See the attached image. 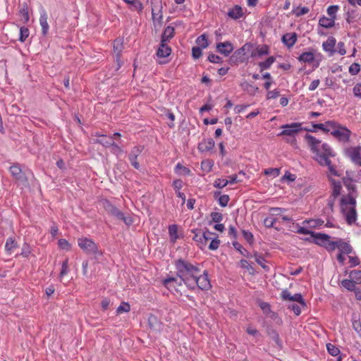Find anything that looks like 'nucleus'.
Instances as JSON below:
<instances>
[{
	"label": "nucleus",
	"instance_id": "46",
	"mask_svg": "<svg viewBox=\"0 0 361 361\" xmlns=\"http://www.w3.org/2000/svg\"><path fill=\"white\" fill-rule=\"evenodd\" d=\"M355 282L351 279H344L341 281V285L346 288L348 290L353 291L355 290L356 288Z\"/></svg>",
	"mask_w": 361,
	"mask_h": 361
},
{
	"label": "nucleus",
	"instance_id": "14",
	"mask_svg": "<svg viewBox=\"0 0 361 361\" xmlns=\"http://www.w3.org/2000/svg\"><path fill=\"white\" fill-rule=\"evenodd\" d=\"M345 154L351 160L361 166V147H351L345 149Z\"/></svg>",
	"mask_w": 361,
	"mask_h": 361
},
{
	"label": "nucleus",
	"instance_id": "29",
	"mask_svg": "<svg viewBox=\"0 0 361 361\" xmlns=\"http://www.w3.org/2000/svg\"><path fill=\"white\" fill-rule=\"evenodd\" d=\"M148 324L150 329L154 331H160L162 326L161 322L156 315L152 314H150L148 317Z\"/></svg>",
	"mask_w": 361,
	"mask_h": 361
},
{
	"label": "nucleus",
	"instance_id": "10",
	"mask_svg": "<svg viewBox=\"0 0 361 361\" xmlns=\"http://www.w3.org/2000/svg\"><path fill=\"white\" fill-rule=\"evenodd\" d=\"M331 134L339 141L348 142L350 140L351 131L346 127L337 124L336 127L332 128Z\"/></svg>",
	"mask_w": 361,
	"mask_h": 361
},
{
	"label": "nucleus",
	"instance_id": "16",
	"mask_svg": "<svg viewBox=\"0 0 361 361\" xmlns=\"http://www.w3.org/2000/svg\"><path fill=\"white\" fill-rule=\"evenodd\" d=\"M335 245L332 248V252L338 248L340 252L348 255L353 252L352 246L347 242H345L342 238H338L337 240L334 241Z\"/></svg>",
	"mask_w": 361,
	"mask_h": 361
},
{
	"label": "nucleus",
	"instance_id": "49",
	"mask_svg": "<svg viewBox=\"0 0 361 361\" xmlns=\"http://www.w3.org/2000/svg\"><path fill=\"white\" fill-rule=\"evenodd\" d=\"M196 43L202 49H205L208 47V41L205 34L199 36L196 39Z\"/></svg>",
	"mask_w": 361,
	"mask_h": 361
},
{
	"label": "nucleus",
	"instance_id": "64",
	"mask_svg": "<svg viewBox=\"0 0 361 361\" xmlns=\"http://www.w3.org/2000/svg\"><path fill=\"white\" fill-rule=\"evenodd\" d=\"M276 219L273 216H267L264 220V225L266 228H272Z\"/></svg>",
	"mask_w": 361,
	"mask_h": 361
},
{
	"label": "nucleus",
	"instance_id": "42",
	"mask_svg": "<svg viewBox=\"0 0 361 361\" xmlns=\"http://www.w3.org/2000/svg\"><path fill=\"white\" fill-rule=\"evenodd\" d=\"M20 15L22 16L24 20V23H27L29 21L30 17L28 13V6L27 3L24 2L20 4V8L19 11Z\"/></svg>",
	"mask_w": 361,
	"mask_h": 361
},
{
	"label": "nucleus",
	"instance_id": "27",
	"mask_svg": "<svg viewBox=\"0 0 361 361\" xmlns=\"http://www.w3.org/2000/svg\"><path fill=\"white\" fill-rule=\"evenodd\" d=\"M314 52V49L303 52L298 57V59L300 62L312 63L315 61Z\"/></svg>",
	"mask_w": 361,
	"mask_h": 361
},
{
	"label": "nucleus",
	"instance_id": "53",
	"mask_svg": "<svg viewBox=\"0 0 361 361\" xmlns=\"http://www.w3.org/2000/svg\"><path fill=\"white\" fill-rule=\"evenodd\" d=\"M115 43H116V44H114V50L115 52H116L117 59H119L121 58V52H122V49H123V42H121V40L116 39L115 41Z\"/></svg>",
	"mask_w": 361,
	"mask_h": 361
},
{
	"label": "nucleus",
	"instance_id": "18",
	"mask_svg": "<svg viewBox=\"0 0 361 361\" xmlns=\"http://www.w3.org/2000/svg\"><path fill=\"white\" fill-rule=\"evenodd\" d=\"M183 281L176 277H169L163 280V285L169 290H176L177 286H182Z\"/></svg>",
	"mask_w": 361,
	"mask_h": 361
},
{
	"label": "nucleus",
	"instance_id": "36",
	"mask_svg": "<svg viewBox=\"0 0 361 361\" xmlns=\"http://www.w3.org/2000/svg\"><path fill=\"white\" fill-rule=\"evenodd\" d=\"M319 25L324 28H331L335 25V19L323 16L319 20Z\"/></svg>",
	"mask_w": 361,
	"mask_h": 361
},
{
	"label": "nucleus",
	"instance_id": "59",
	"mask_svg": "<svg viewBox=\"0 0 361 361\" xmlns=\"http://www.w3.org/2000/svg\"><path fill=\"white\" fill-rule=\"evenodd\" d=\"M228 61L231 66L243 63L241 59H240L235 52H233V54L230 56Z\"/></svg>",
	"mask_w": 361,
	"mask_h": 361
},
{
	"label": "nucleus",
	"instance_id": "9",
	"mask_svg": "<svg viewBox=\"0 0 361 361\" xmlns=\"http://www.w3.org/2000/svg\"><path fill=\"white\" fill-rule=\"evenodd\" d=\"M191 231L194 233L192 240L197 243L201 250H203L207 244L208 240L211 239V237L207 235V233H211V231H209L207 228H205L204 231L200 228H195L192 229Z\"/></svg>",
	"mask_w": 361,
	"mask_h": 361
},
{
	"label": "nucleus",
	"instance_id": "60",
	"mask_svg": "<svg viewBox=\"0 0 361 361\" xmlns=\"http://www.w3.org/2000/svg\"><path fill=\"white\" fill-rule=\"evenodd\" d=\"M228 184V180L223 178H217L214 183V186L216 188L221 189L226 187Z\"/></svg>",
	"mask_w": 361,
	"mask_h": 361
},
{
	"label": "nucleus",
	"instance_id": "31",
	"mask_svg": "<svg viewBox=\"0 0 361 361\" xmlns=\"http://www.w3.org/2000/svg\"><path fill=\"white\" fill-rule=\"evenodd\" d=\"M95 136L98 137L95 140V143L100 144L105 147H109L111 145H113V137H109L106 135H102L98 133L95 134Z\"/></svg>",
	"mask_w": 361,
	"mask_h": 361
},
{
	"label": "nucleus",
	"instance_id": "48",
	"mask_svg": "<svg viewBox=\"0 0 361 361\" xmlns=\"http://www.w3.org/2000/svg\"><path fill=\"white\" fill-rule=\"evenodd\" d=\"M326 346L328 353L334 357L338 356L341 353L340 349L332 343H329Z\"/></svg>",
	"mask_w": 361,
	"mask_h": 361
},
{
	"label": "nucleus",
	"instance_id": "21",
	"mask_svg": "<svg viewBox=\"0 0 361 361\" xmlns=\"http://www.w3.org/2000/svg\"><path fill=\"white\" fill-rule=\"evenodd\" d=\"M252 49L253 44L247 42L243 47L235 50L234 52L240 59H241L243 62H245L247 59V58L245 56L247 52H252Z\"/></svg>",
	"mask_w": 361,
	"mask_h": 361
},
{
	"label": "nucleus",
	"instance_id": "40",
	"mask_svg": "<svg viewBox=\"0 0 361 361\" xmlns=\"http://www.w3.org/2000/svg\"><path fill=\"white\" fill-rule=\"evenodd\" d=\"M275 61L276 58L274 56H269L265 61L259 62L258 66L260 71L269 69Z\"/></svg>",
	"mask_w": 361,
	"mask_h": 361
},
{
	"label": "nucleus",
	"instance_id": "41",
	"mask_svg": "<svg viewBox=\"0 0 361 361\" xmlns=\"http://www.w3.org/2000/svg\"><path fill=\"white\" fill-rule=\"evenodd\" d=\"M18 247V243L16 241L15 238L13 237H9L6 242L5 244V250L6 251L11 254L13 250Z\"/></svg>",
	"mask_w": 361,
	"mask_h": 361
},
{
	"label": "nucleus",
	"instance_id": "47",
	"mask_svg": "<svg viewBox=\"0 0 361 361\" xmlns=\"http://www.w3.org/2000/svg\"><path fill=\"white\" fill-rule=\"evenodd\" d=\"M29 35L30 30L27 27H20L18 40L21 42H24L28 37Z\"/></svg>",
	"mask_w": 361,
	"mask_h": 361
},
{
	"label": "nucleus",
	"instance_id": "26",
	"mask_svg": "<svg viewBox=\"0 0 361 361\" xmlns=\"http://www.w3.org/2000/svg\"><path fill=\"white\" fill-rule=\"evenodd\" d=\"M336 43V40L334 37H329L327 40L322 44L323 49L326 52H329L331 55H333L336 52V49H334Z\"/></svg>",
	"mask_w": 361,
	"mask_h": 361
},
{
	"label": "nucleus",
	"instance_id": "19",
	"mask_svg": "<svg viewBox=\"0 0 361 361\" xmlns=\"http://www.w3.org/2000/svg\"><path fill=\"white\" fill-rule=\"evenodd\" d=\"M298 35L295 32H287L281 37V42L288 49L292 48L296 43Z\"/></svg>",
	"mask_w": 361,
	"mask_h": 361
},
{
	"label": "nucleus",
	"instance_id": "5",
	"mask_svg": "<svg viewBox=\"0 0 361 361\" xmlns=\"http://www.w3.org/2000/svg\"><path fill=\"white\" fill-rule=\"evenodd\" d=\"M78 245L87 255H102L103 252L99 250L97 245L90 238L82 237L78 239Z\"/></svg>",
	"mask_w": 361,
	"mask_h": 361
},
{
	"label": "nucleus",
	"instance_id": "11",
	"mask_svg": "<svg viewBox=\"0 0 361 361\" xmlns=\"http://www.w3.org/2000/svg\"><path fill=\"white\" fill-rule=\"evenodd\" d=\"M357 193L348 192L347 195H343L340 200L341 212L345 214L347 210V206L350 204L351 207L356 206V197Z\"/></svg>",
	"mask_w": 361,
	"mask_h": 361
},
{
	"label": "nucleus",
	"instance_id": "2",
	"mask_svg": "<svg viewBox=\"0 0 361 361\" xmlns=\"http://www.w3.org/2000/svg\"><path fill=\"white\" fill-rule=\"evenodd\" d=\"M174 265L177 277L181 279L187 287L194 284L195 276L201 271L200 264H192L182 258L175 260Z\"/></svg>",
	"mask_w": 361,
	"mask_h": 361
},
{
	"label": "nucleus",
	"instance_id": "57",
	"mask_svg": "<svg viewBox=\"0 0 361 361\" xmlns=\"http://www.w3.org/2000/svg\"><path fill=\"white\" fill-rule=\"evenodd\" d=\"M207 60L211 62V63H222L224 62V60L221 57H220L218 55H216L213 53H210L209 55H208V57H207Z\"/></svg>",
	"mask_w": 361,
	"mask_h": 361
},
{
	"label": "nucleus",
	"instance_id": "58",
	"mask_svg": "<svg viewBox=\"0 0 361 361\" xmlns=\"http://www.w3.org/2000/svg\"><path fill=\"white\" fill-rule=\"evenodd\" d=\"M242 234L245 240L250 244H252L254 242V236L253 234L249 231H246L243 229Z\"/></svg>",
	"mask_w": 361,
	"mask_h": 361
},
{
	"label": "nucleus",
	"instance_id": "6",
	"mask_svg": "<svg viewBox=\"0 0 361 361\" xmlns=\"http://www.w3.org/2000/svg\"><path fill=\"white\" fill-rule=\"evenodd\" d=\"M281 128H283V130L281 133H279L277 135H287L292 137L293 139L291 140H290L289 139H286V142L290 143L291 145H293L296 142L295 135L303 130L301 123H292L289 124H285L281 126Z\"/></svg>",
	"mask_w": 361,
	"mask_h": 361
},
{
	"label": "nucleus",
	"instance_id": "4",
	"mask_svg": "<svg viewBox=\"0 0 361 361\" xmlns=\"http://www.w3.org/2000/svg\"><path fill=\"white\" fill-rule=\"evenodd\" d=\"M212 288L210 280L209 279V272L207 270H204L202 274H197L194 279V284L188 286V288L191 290H195L196 289L201 290H209Z\"/></svg>",
	"mask_w": 361,
	"mask_h": 361
},
{
	"label": "nucleus",
	"instance_id": "33",
	"mask_svg": "<svg viewBox=\"0 0 361 361\" xmlns=\"http://www.w3.org/2000/svg\"><path fill=\"white\" fill-rule=\"evenodd\" d=\"M174 35H175V29L172 26H167L162 35H161V42H169L171 39H172L173 37H174Z\"/></svg>",
	"mask_w": 361,
	"mask_h": 361
},
{
	"label": "nucleus",
	"instance_id": "37",
	"mask_svg": "<svg viewBox=\"0 0 361 361\" xmlns=\"http://www.w3.org/2000/svg\"><path fill=\"white\" fill-rule=\"evenodd\" d=\"M125 3L129 4L132 11H137L140 13L143 10V5L140 0H123Z\"/></svg>",
	"mask_w": 361,
	"mask_h": 361
},
{
	"label": "nucleus",
	"instance_id": "35",
	"mask_svg": "<svg viewBox=\"0 0 361 361\" xmlns=\"http://www.w3.org/2000/svg\"><path fill=\"white\" fill-rule=\"evenodd\" d=\"M269 54V47L267 44H263L258 47L255 50H252L251 57L262 56Z\"/></svg>",
	"mask_w": 361,
	"mask_h": 361
},
{
	"label": "nucleus",
	"instance_id": "54",
	"mask_svg": "<svg viewBox=\"0 0 361 361\" xmlns=\"http://www.w3.org/2000/svg\"><path fill=\"white\" fill-rule=\"evenodd\" d=\"M346 21L348 23H352L356 20V18L357 16V12L355 10H348L346 13Z\"/></svg>",
	"mask_w": 361,
	"mask_h": 361
},
{
	"label": "nucleus",
	"instance_id": "24",
	"mask_svg": "<svg viewBox=\"0 0 361 361\" xmlns=\"http://www.w3.org/2000/svg\"><path fill=\"white\" fill-rule=\"evenodd\" d=\"M171 48L167 45L166 42H160L156 54L159 58H166L171 55Z\"/></svg>",
	"mask_w": 361,
	"mask_h": 361
},
{
	"label": "nucleus",
	"instance_id": "43",
	"mask_svg": "<svg viewBox=\"0 0 361 361\" xmlns=\"http://www.w3.org/2000/svg\"><path fill=\"white\" fill-rule=\"evenodd\" d=\"M213 166L214 161L212 159H204L201 162V169L205 173L210 172Z\"/></svg>",
	"mask_w": 361,
	"mask_h": 361
},
{
	"label": "nucleus",
	"instance_id": "12",
	"mask_svg": "<svg viewBox=\"0 0 361 361\" xmlns=\"http://www.w3.org/2000/svg\"><path fill=\"white\" fill-rule=\"evenodd\" d=\"M281 297L283 300L297 302L300 305L301 307H307L306 302L301 293H295L293 295H291L290 293L287 289H284L281 293Z\"/></svg>",
	"mask_w": 361,
	"mask_h": 361
},
{
	"label": "nucleus",
	"instance_id": "13",
	"mask_svg": "<svg viewBox=\"0 0 361 361\" xmlns=\"http://www.w3.org/2000/svg\"><path fill=\"white\" fill-rule=\"evenodd\" d=\"M144 149V146L142 145H137L133 147L130 152L128 154V160L130 161L131 165L135 169H139L140 165L139 162L137 161V157L140 155Z\"/></svg>",
	"mask_w": 361,
	"mask_h": 361
},
{
	"label": "nucleus",
	"instance_id": "20",
	"mask_svg": "<svg viewBox=\"0 0 361 361\" xmlns=\"http://www.w3.org/2000/svg\"><path fill=\"white\" fill-rule=\"evenodd\" d=\"M215 145V142L212 138L203 139L198 144L197 149L200 152H208L212 151Z\"/></svg>",
	"mask_w": 361,
	"mask_h": 361
},
{
	"label": "nucleus",
	"instance_id": "39",
	"mask_svg": "<svg viewBox=\"0 0 361 361\" xmlns=\"http://www.w3.org/2000/svg\"><path fill=\"white\" fill-rule=\"evenodd\" d=\"M232 244L234 248L237 251H238L243 256L248 259L252 257V253H250L247 250L244 248L238 241H233Z\"/></svg>",
	"mask_w": 361,
	"mask_h": 361
},
{
	"label": "nucleus",
	"instance_id": "25",
	"mask_svg": "<svg viewBox=\"0 0 361 361\" xmlns=\"http://www.w3.org/2000/svg\"><path fill=\"white\" fill-rule=\"evenodd\" d=\"M227 16L230 18L236 20L243 17L244 16V13L240 6L235 5L228 10Z\"/></svg>",
	"mask_w": 361,
	"mask_h": 361
},
{
	"label": "nucleus",
	"instance_id": "44",
	"mask_svg": "<svg viewBox=\"0 0 361 361\" xmlns=\"http://www.w3.org/2000/svg\"><path fill=\"white\" fill-rule=\"evenodd\" d=\"M324 221L322 219H309L305 220L303 221V224H308L310 227L312 228H316L320 227L324 224Z\"/></svg>",
	"mask_w": 361,
	"mask_h": 361
},
{
	"label": "nucleus",
	"instance_id": "3",
	"mask_svg": "<svg viewBox=\"0 0 361 361\" xmlns=\"http://www.w3.org/2000/svg\"><path fill=\"white\" fill-rule=\"evenodd\" d=\"M101 204L105 211L111 216L116 218L118 220L123 221L127 226L133 224V219L130 216H126L124 213L120 211L116 206L107 200L104 199L101 201Z\"/></svg>",
	"mask_w": 361,
	"mask_h": 361
},
{
	"label": "nucleus",
	"instance_id": "38",
	"mask_svg": "<svg viewBox=\"0 0 361 361\" xmlns=\"http://www.w3.org/2000/svg\"><path fill=\"white\" fill-rule=\"evenodd\" d=\"M342 181L348 189V192L357 193L356 185L352 183L353 182L352 177H343Z\"/></svg>",
	"mask_w": 361,
	"mask_h": 361
},
{
	"label": "nucleus",
	"instance_id": "34",
	"mask_svg": "<svg viewBox=\"0 0 361 361\" xmlns=\"http://www.w3.org/2000/svg\"><path fill=\"white\" fill-rule=\"evenodd\" d=\"M240 86L242 89L247 92L250 95L254 96L259 92V88L247 81H244L240 83Z\"/></svg>",
	"mask_w": 361,
	"mask_h": 361
},
{
	"label": "nucleus",
	"instance_id": "1",
	"mask_svg": "<svg viewBox=\"0 0 361 361\" xmlns=\"http://www.w3.org/2000/svg\"><path fill=\"white\" fill-rule=\"evenodd\" d=\"M305 139L307 142L311 152L314 154V159L318 162L320 166H327L330 173L334 176H340L335 166L331 164L329 157H334L336 154L327 143H323L320 146L322 141L315 137L306 134Z\"/></svg>",
	"mask_w": 361,
	"mask_h": 361
},
{
	"label": "nucleus",
	"instance_id": "30",
	"mask_svg": "<svg viewBox=\"0 0 361 361\" xmlns=\"http://www.w3.org/2000/svg\"><path fill=\"white\" fill-rule=\"evenodd\" d=\"M345 221L348 225H352L357 220V212L355 207H350L349 209L345 211Z\"/></svg>",
	"mask_w": 361,
	"mask_h": 361
},
{
	"label": "nucleus",
	"instance_id": "63",
	"mask_svg": "<svg viewBox=\"0 0 361 361\" xmlns=\"http://www.w3.org/2000/svg\"><path fill=\"white\" fill-rule=\"evenodd\" d=\"M264 173L267 176H273L276 177L280 174V169L277 168H269L265 169Z\"/></svg>",
	"mask_w": 361,
	"mask_h": 361
},
{
	"label": "nucleus",
	"instance_id": "62",
	"mask_svg": "<svg viewBox=\"0 0 361 361\" xmlns=\"http://www.w3.org/2000/svg\"><path fill=\"white\" fill-rule=\"evenodd\" d=\"M230 200L229 195H222L218 198V202L220 206L225 207L228 205Z\"/></svg>",
	"mask_w": 361,
	"mask_h": 361
},
{
	"label": "nucleus",
	"instance_id": "50",
	"mask_svg": "<svg viewBox=\"0 0 361 361\" xmlns=\"http://www.w3.org/2000/svg\"><path fill=\"white\" fill-rule=\"evenodd\" d=\"M309 11H310V9L307 7L304 6V7L300 8V7L298 6L293 10L292 13L296 17H300L305 14H307Z\"/></svg>",
	"mask_w": 361,
	"mask_h": 361
},
{
	"label": "nucleus",
	"instance_id": "15",
	"mask_svg": "<svg viewBox=\"0 0 361 361\" xmlns=\"http://www.w3.org/2000/svg\"><path fill=\"white\" fill-rule=\"evenodd\" d=\"M152 19L154 21L156 20L161 24L162 20V14H161V0H152Z\"/></svg>",
	"mask_w": 361,
	"mask_h": 361
},
{
	"label": "nucleus",
	"instance_id": "7",
	"mask_svg": "<svg viewBox=\"0 0 361 361\" xmlns=\"http://www.w3.org/2000/svg\"><path fill=\"white\" fill-rule=\"evenodd\" d=\"M331 236L326 233L314 232L312 236V243L324 247L329 252H332L335 245L334 241L330 240Z\"/></svg>",
	"mask_w": 361,
	"mask_h": 361
},
{
	"label": "nucleus",
	"instance_id": "45",
	"mask_svg": "<svg viewBox=\"0 0 361 361\" xmlns=\"http://www.w3.org/2000/svg\"><path fill=\"white\" fill-rule=\"evenodd\" d=\"M169 234L173 242H175L178 238V226L176 224L170 225L169 226Z\"/></svg>",
	"mask_w": 361,
	"mask_h": 361
},
{
	"label": "nucleus",
	"instance_id": "23",
	"mask_svg": "<svg viewBox=\"0 0 361 361\" xmlns=\"http://www.w3.org/2000/svg\"><path fill=\"white\" fill-rule=\"evenodd\" d=\"M314 129H319L324 133L331 132L332 128L337 126V123L334 121H328L324 123H312Z\"/></svg>",
	"mask_w": 361,
	"mask_h": 361
},
{
	"label": "nucleus",
	"instance_id": "8",
	"mask_svg": "<svg viewBox=\"0 0 361 361\" xmlns=\"http://www.w3.org/2000/svg\"><path fill=\"white\" fill-rule=\"evenodd\" d=\"M9 171L12 177L19 184H21L24 186H27L29 185L28 178L25 172L22 171L20 164L15 163L12 164L9 168Z\"/></svg>",
	"mask_w": 361,
	"mask_h": 361
},
{
	"label": "nucleus",
	"instance_id": "55",
	"mask_svg": "<svg viewBox=\"0 0 361 361\" xmlns=\"http://www.w3.org/2000/svg\"><path fill=\"white\" fill-rule=\"evenodd\" d=\"M58 245L61 250L69 251L71 249V245L64 238H61L58 241Z\"/></svg>",
	"mask_w": 361,
	"mask_h": 361
},
{
	"label": "nucleus",
	"instance_id": "51",
	"mask_svg": "<svg viewBox=\"0 0 361 361\" xmlns=\"http://www.w3.org/2000/svg\"><path fill=\"white\" fill-rule=\"evenodd\" d=\"M130 311V305L128 302H122L116 309V313L121 314L123 312H128Z\"/></svg>",
	"mask_w": 361,
	"mask_h": 361
},
{
	"label": "nucleus",
	"instance_id": "28",
	"mask_svg": "<svg viewBox=\"0 0 361 361\" xmlns=\"http://www.w3.org/2000/svg\"><path fill=\"white\" fill-rule=\"evenodd\" d=\"M267 335L275 342L279 349L283 348V343L277 331L272 327L268 326L267 329Z\"/></svg>",
	"mask_w": 361,
	"mask_h": 361
},
{
	"label": "nucleus",
	"instance_id": "17",
	"mask_svg": "<svg viewBox=\"0 0 361 361\" xmlns=\"http://www.w3.org/2000/svg\"><path fill=\"white\" fill-rule=\"evenodd\" d=\"M217 51L225 56H228L233 51L234 47L230 41L219 42L216 44Z\"/></svg>",
	"mask_w": 361,
	"mask_h": 361
},
{
	"label": "nucleus",
	"instance_id": "56",
	"mask_svg": "<svg viewBox=\"0 0 361 361\" xmlns=\"http://www.w3.org/2000/svg\"><path fill=\"white\" fill-rule=\"evenodd\" d=\"M339 10V6L338 5H332L328 7L327 13L330 18L334 19H336V13Z\"/></svg>",
	"mask_w": 361,
	"mask_h": 361
},
{
	"label": "nucleus",
	"instance_id": "32",
	"mask_svg": "<svg viewBox=\"0 0 361 361\" xmlns=\"http://www.w3.org/2000/svg\"><path fill=\"white\" fill-rule=\"evenodd\" d=\"M329 180L331 183L332 192L331 194L334 197H338L341 195L342 185L340 181H338L331 177H329Z\"/></svg>",
	"mask_w": 361,
	"mask_h": 361
},
{
	"label": "nucleus",
	"instance_id": "22",
	"mask_svg": "<svg viewBox=\"0 0 361 361\" xmlns=\"http://www.w3.org/2000/svg\"><path fill=\"white\" fill-rule=\"evenodd\" d=\"M47 19L48 17L46 11L42 9L40 11L39 24L42 27V35L44 37L47 35L49 29Z\"/></svg>",
	"mask_w": 361,
	"mask_h": 361
},
{
	"label": "nucleus",
	"instance_id": "61",
	"mask_svg": "<svg viewBox=\"0 0 361 361\" xmlns=\"http://www.w3.org/2000/svg\"><path fill=\"white\" fill-rule=\"evenodd\" d=\"M360 71V65L357 63H352L349 67V73L352 75H355Z\"/></svg>",
	"mask_w": 361,
	"mask_h": 361
},
{
	"label": "nucleus",
	"instance_id": "52",
	"mask_svg": "<svg viewBox=\"0 0 361 361\" xmlns=\"http://www.w3.org/2000/svg\"><path fill=\"white\" fill-rule=\"evenodd\" d=\"M350 277L356 283H361V270H353L350 273Z\"/></svg>",
	"mask_w": 361,
	"mask_h": 361
}]
</instances>
